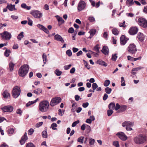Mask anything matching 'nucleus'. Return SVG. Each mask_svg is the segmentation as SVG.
<instances>
[{
	"mask_svg": "<svg viewBox=\"0 0 147 147\" xmlns=\"http://www.w3.org/2000/svg\"><path fill=\"white\" fill-rule=\"evenodd\" d=\"M49 107V102L47 100H43L39 103V110L42 113L48 111Z\"/></svg>",
	"mask_w": 147,
	"mask_h": 147,
	"instance_id": "f257e3e1",
	"label": "nucleus"
},
{
	"mask_svg": "<svg viewBox=\"0 0 147 147\" xmlns=\"http://www.w3.org/2000/svg\"><path fill=\"white\" fill-rule=\"evenodd\" d=\"M66 54L69 57L71 56L72 55V52L70 49H68L66 51Z\"/></svg>",
	"mask_w": 147,
	"mask_h": 147,
	"instance_id": "09e8293b",
	"label": "nucleus"
},
{
	"mask_svg": "<svg viewBox=\"0 0 147 147\" xmlns=\"http://www.w3.org/2000/svg\"><path fill=\"white\" fill-rule=\"evenodd\" d=\"M117 58V54H113L112 56L111 59L113 61H115Z\"/></svg>",
	"mask_w": 147,
	"mask_h": 147,
	"instance_id": "79ce46f5",
	"label": "nucleus"
},
{
	"mask_svg": "<svg viewBox=\"0 0 147 147\" xmlns=\"http://www.w3.org/2000/svg\"><path fill=\"white\" fill-rule=\"evenodd\" d=\"M127 59L128 60L130 61H134V57H131V56L129 55L127 57Z\"/></svg>",
	"mask_w": 147,
	"mask_h": 147,
	"instance_id": "bf43d9fd",
	"label": "nucleus"
},
{
	"mask_svg": "<svg viewBox=\"0 0 147 147\" xmlns=\"http://www.w3.org/2000/svg\"><path fill=\"white\" fill-rule=\"evenodd\" d=\"M86 3L83 1L80 0L79 2L78 5V10L79 11L83 10L85 7Z\"/></svg>",
	"mask_w": 147,
	"mask_h": 147,
	"instance_id": "9d476101",
	"label": "nucleus"
},
{
	"mask_svg": "<svg viewBox=\"0 0 147 147\" xmlns=\"http://www.w3.org/2000/svg\"><path fill=\"white\" fill-rule=\"evenodd\" d=\"M143 67H142L140 66L134 68L132 69L131 71H138V70L141 69Z\"/></svg>",
	"mask_w": 147,
	"mask_h": 147,
	"instance_id": "c03bdc74",
	"label": "nucleus"
},
{
	"mask_svg": "<svg viewBox=\"0 0 147 147\" xmlns=\"http://www.w3.org/2000/svg\"><path fill=\"white\" fill-rule=\"evenodd\" d=\"M127 109V106L125 105H121L120 109L117 112L119 113H122L125 111Z\"/></svg>",
	"mask_w": 147,
	"mask_h": 147,
	"instance_id": "aec40b11",
	"label": "nucleus"
},
{
	"mask_svg": "<svg viewBox=\"0 0 147 147\" xmlns=\"http://www.w3.org/2000/svg\"><path fill=\"white\" fill-rule=\"evenodd\" d=\"M80 122V121L79 120H78L74 122L72 124L71 126L73 127H75L77 124L79 123Z\"/></svg>",
	"mask_w": 147,
	"mask_h": 147,
	"instance_id": "603ef678",
	"label": "nucleus"
},
{
	"mask_svg": "<svg viewBox=\"0 0 147 147\" xmlns=\"http://www.w3.org/2000/svg\"><path fill=\"white\" fill-rule=\"evenodd\" d=\"M30 13L36 18H39L42 16V13L37 10H33L30 12Z\"/></svg>",
	"mask_w": 147,
	"mask_h": 147,
	"instance_id": "9b49d317",
	"label": "nucleus"
},
{
	"mask_svg": "<svg viewBox=\"0 0 147 147\" xmlns=\"http://www.w3.org/2000/svg\"><path fill=\"white\" fill-rule=\"evenodd\" d=\"M89 105V103L88 102H85V103H84L83 104H82V107L84 108H86L87 107H88V106Z\"/></svg>",
	"mask_w": 147,
	"mask_h": 147,
	"instance_id": "e2e57ef3",
	"label": "nucleus"
},
{
	"mask_svg": "<svg viewBox=\"0 0 147 147\" xmlns=\"http://www.w3.org/2000/svg\"><path fill=\"white\" fill-rule=\"evenodd\" d=\"M113 145L115 147H119V145L118 141H114L113 142Z\"/></svg>",
	"mask_w": 147,
	"mask_h": 147,
	"instance_id": "8fccbe9b",
	"label": "nucleus"
},
{
	"mask_svg": "<svg viewBox=\"0 0 147 147\" xmlns=\"http://www.w3.org/2000/svg\"><path fill=\"white\" fill-rule=\"evenodd\" d=\"M98 87V86L96 83H93L92 86V87L93 89V92H94V90Z\"/></svg>",
	"mask_w": 147,
	"mask_h": 147,
	"instance_id": "a19ab883",
	"label": "nucleus"
},
{
	"mask_svg": "<svg viewBox=\"0 0 147 147\" xmlns=\"http://www.w3.org/2000/svg\"><path fill=\"white\" fill-rule=\"evenodd\" d=\"M34 131V130L32 128H31L28 130V135H32Z\"/></svg>",
	"mask_w": 147,
	"mask_h": 147,
	"instance_id": "a18cd8bd",
	"label": "nucleus"
},
{
	"mask_svg": "<svg viewBox=\"0 0 147 147\" xmlns=\"http://www.w3.org/2000/svg\"><path fill=\"white\" fill-rule=\"evenodd\" d=\"M105 90L106 94H110L112 91V89L108 87L106 88Z\"/></svg>",
	"mask_w": 147,
	"mask_h": 147,
	"instance_id": "ea45409f",
	"label": "nucleus"
},
{
	"mask_svg": "<svg viewBox=\"0 0 147 147\" xmlns=\"http://www.w3.org/2000/svg\"><path fill=\"white\" fill-rule=\"evenodd\" d=\"M21 92L20 88L18 86H16L13 89L12 95L13 97L15 98L18 97L20 95Z\"/></svg>",
	"mask_w": 147,
	"mask_h": 147,
	"instance_id": "39448f33",
	"label": "nucleus"
},
{
	"mask_svg": "<svg viewBox=\"0 0 147 147\" xmlns=\"http://www.w3.org/2000/svg\"><path fill=\"white\" fill-rule=\"evenodd\" d=\"M129 40V38H127L124 35H122L120 38V41L121 45H125L127 41Z\"/></svg>",
	"mask_w": 147,
	"mask_h": 147,
	"instance_id": "2eb2a0df",
	"label": "nucleus"
},
{
	"mask_svg": "<svg viewBox=\"0 0 147 147\" xmlns=\"http://www.w3.org/2000/svg\"><path fill=\"white\" fill-rule=\"evenodd\" d=\"M33 24L32 21L28 18V25L32 26Z\"/></svg>",
	"mask_w": 147,
	"mask_h": 147,
	"instance_id": "69168bd1",
	"label": "nucleus"
},
{
	"mask_svg": "<svg viewBox=\"0 0 147 147\" xmlns=\"http://www.w3.org/2000/svg\"><path fill=\"white\" fill-rule=\"evenodd\" d=\"M103 37L106 39H107L108 38V33L107 32H105L104 33Z\"/></svg>",
	"mask_w": 147,
	"mask_h": 147,
	"instance_id": "6e6d98bb",
	"label": "nucleus"
},
{
	"mask_svg": "<svg viewBox=\"0 0 147 147\" xmlns=\"http://www.w3.org/2000/svg\"><path fill=\"white\" fill-rule=\"evenodd\" d=\"M108 97V96L106 93L105 94L103 97V100L104 101L106 100L107 99Z\"/></svg>",
	"mask_w": 147,
	"mask_h": 147,
	"instance_id": "680f3d73",
	"label": "nucleus"
},
{
	"mask_svg": "<svg viewBox=\"0 0 147 147\" xmlns=\"http://www.w3.org/2000/svg\"><path fill=\"white\" fill-rule=\"evenodd\" d=\"M134 141L137 144H140L144 143L146 140V136L143 134H140L134 138Z\"/></svg>",
	"mask_w": 147,
	"mask_h": 147,
	"instance_id": "f03ea898",
	"label": "nucleus"
},
{
	"mask_svg": "<svg viewBox=\"0 0 147 147\" xmlns=\"http://www.w3.org/2000/svg\"><path fill=\"white\" fill-rule=\"evenodd\" d=\"M3 97L5 98H8L10 95L9 92L7 90H5L3 94Z\"/></svg>",
	"mask_w": 147,
	"mask_h": 147,
	"instance_id": "5701e85b",
	"label": "nucleus"
},
{
	"mask_svg": "<svg viewBox=\"0 0 147 147\" xmlns=\"http://www.w3.org/2000/svg\"><path fill=\"white\" fill-rule=\"evenodd\" d=\"M126 4L128 7H130L134 4L133 0H126Z\"/></svg>",
	"mask_w": 147,
	"mask_h": 147,
	"instance_id": "4be33fe9",
	"label": "nucleus"
},
{
	"mask_svg": "<svg viewBox=\"0 0 147 147\" xmlns=\"http://www.w3.org/2000/svg\"><path fill=\"white\" fill-rule=\"evenodd\" d=\"M71 66V64L65 65L64 66V68L65 70H68L70 68Z\"/></svg>",
	"mask_w": 147,
	"mask_h": 147,
	"instance_id": "052dcab7",
	"label": "nucleus"
},
{
	"mask_svg": "<svg viewBox=\"0 0 147 147\" xmlns=\"http://www.w3.org/2000/svg\"><path fill=\"white\" fill-rule=\"evenodd\" d=\"M27 134L26 132H25L24 136L22 138L21 140H20V142L21 145L23 144L26 140L27 138Z\"/></svg>",
	"mask_w": 147,
	"mask_h": 147,
	"instance_id": "6ab92c4d",
	"label": "nucleus"
},
{
	"mask_svg": "<svg viewBox=\"0 0 147 147\" xmlns=\"http://www.w3.org/2000/svg\"><path fill=\"white\" fill-rule=\"evenodd\" d=\"M57 127V125L55 123H53L51 125L50 127V128H52V129L53 130L57 129V128H56Z\"/></svg>",
	"mask_w": 147,
	"mask_h": 147,
	"instance_id": "473e14b6",
	"label": "nucleus"
},
{
	"mask_svg": "<svg viewBox=\"0 0 147 147\" xmlns=\"http://www.w3.org/2000/svg\"><path fill=\"white\" fill-rule=\"evenodd\" d=\"M115 104L113 102L110 103L108 105V108L110 109L113 110L115 109Z\"/></svg>",
	"mask_w": 147,
	"mask_h": 147,
	"instance_id": "393cba45",
	"label": "nucleus"
},
{
	"mask_svg": "<svg viewBox=\"0 0 147 147\" xmlns=\"http://www.w3.org/2000/svg\"><path fill=\"white\" fill-rule=\"evenodd\" d=\"M99 45L97 44L93 48V50L98 53H100L99 49L100 48V47H99Z\"/></svg>",
	"mask_w": 147,
	"mask_h": 147,
	"instance_id": "cd10ccee",
	"label": "nucleus"
},
{
	"mask_svg": "<svg viewBox=\"0 0 147 147\" xmlns=\"http://www.w3.org/2000/svg\"><path fill=\"white\" fill-rule=\"evenodd\" d=\"M86 129L88 133L90 132L91 130V127L89 125H86Z\"/></svg>",
	"mask_w": 147,
	"mask_h": 147,
	"instance_id": "338daca9",
	"label": "nucleus"
},
{
	"mask_svg": "<svg viewBox=\"0 0 147 147\" xmlns=\"http://www.w3.org/2000/svg\"><path fill=\"white\" fill-rule=\"evenodd\" d=\"M110 83V81L109 80H106L105 81L104 83V86L105 87H107L109 86Z\"/></svg>",
	"mask_w": 147,
	"mask_h": 147,
	"instance_id": "4c0bfd02",
	"label": "nucleus"
},
{
	"mask_svg": "<svg viewBox=\"0 0 147 147\" xmlns=\"http://www.w3.org/2000/svg\"><path fill=\"white\" fill-rule=\"evenodd\" d=\"M107 114L108 116H111V115L113 113V111L111 109L108 110L107 111Z\"/></svg>",
	"mask_w": 147,
	"mask_h": 147,
	"instance_id": "49530a36",
	"label": "nucleus"
},
{
	"mask_svg": "<svg viewBox=\"0 0 147 147\" xmlns=\"http://www.w3.org/2000/svg\"><path fill=\"white\" fill-rule=\"evenodd\" d=\"M121 107V106L118 103L116 104L115 108V111H117L120 109Z\"/></svg>",
	"mask_w": 147,
	"mask_h": 147,
	"instance_id": "3c124183",
	"label": "nucleus"
},
{
	"mask_svg": "<svg viewBox=\"0 0 147 147\" xmlns=\"http://www.w3.org/2000/svg\"><path fill=\"white\" fill-rule=\"evenodd\" d=\"M42 89L40 88H37L33 91L34 93L37 95H39L42 93Z\"/></svg>",
	"mask_w": 147,
	"mask_h": 147,
	"instance_id": "a878e982",
	"label": "nucleus"
},
{
	"mask_svg": "<svg viewBox=\"0 0 147 147\" xmlns=\"http://www.w3.org/2000/svg\"><path fill=\"white\" fill-rule=\"evenodd\" d=\"M42 137L44 138H47V130H44L42 132Z\"/></svg>",
	"mask_w": 147,
	"mask_h": 147,
	"instance_id": "c9c22d12",
	"label": "nucleus"
},
{
	"mask_svg": "<svg viewBox=\"0 0 147 147\" xmlns=\"http://www.w3.org/2000/svg\"><path fill=\"white\" fill-rule=\"evenodd\" d=\"M74 31V29L73 27L70 28L68 30V32L69 33H73Z\"/></svg>",
	"mask_w": 147,
	"mask_h": 147,
	"instance_id": "864d4df0",
	"label": "nucleus"
},
{
	"mask_svg": "<svg viewBox=\"0 0 147 147\" xmlns=\"http://www.w3.org/2000/svg\"><path fill=\"white\" fill-rule=\"evenodd\" d=\"M43 124V122H40L37 123L36 124V127H39L41 126Z\"/></svg>",
	"mask_w": 147,
	"mask_h": 147,
	"instance_id": "0e129e2a",
	"label": "nucleus"
},
{
	"mask_svg": "<svg viewBox=\"0 0 147 147\" xmlns=\"http://www.w3.org/2000/svg\"><path fill=\"white\" fill-rule=\"evenodd\" d=\"M42 57L43 59V63L44 64L46 63L47 61V56L46 54L44 53L42 55Z\"/></svg>",
	"mask_w": 147,
	"mask_h": 147,
	"instance_id": "72a5a7b5",
	"label": "nucleus"
},
{
	"mask_svg": "<svg viewBox=\"0 0 147 147\" xmlns=\"http://www.w3.org/2000/svg\"><path fill=\"white\" fill-rule=\"evenodd\" d=\"M138 30V28L136 26L131 27L129 30V33L131 35H133L136 34Z\"/></svg>",
	"mask_w": 147,
	"mask_h": 147,
	"instance_id": "4468645a",
	"label": "nucleus"
},
{
	"mask_svg": "<svg viewBox=\"0 0 147 147\" xmlns=\"http://www.w3.org/2000/svg\"><path fill=\"white\" fill-rule=\"evenodd\" d=\"M88 20L90 22H92L95 21V18L93 17L90 16L89 17Z\"/></svg>",
	"mask_w": 147,
	"mask_h": 147,
	"instance_id": "4d7b16f0",
	"label": "nucleus"
},
{
	"mask_svg": "<svg viewBox=\"0 0 147 147\" xmlns=\"http://www.w3.org/2000/svg\"><path fill=\"white\" fill-rule=\"evenodd\" d=\"M7 8H8L9 10L11 11H13L16 10V9L15 8V5H13L11 4L8 5L7 7Z\"/></svg>",
	"mask_w": 147,
	"mask_h": 147,
	"instance_id": "412c9836",
	"label": "nucleus"
},
{
	"mask_svg": "<svg viewBox=\"0 0 147 147\" xmlns=\"http://www.w3.org/2000/svg\"><path fill=\"white\" fill-rule=\"evenodd\" d=\"M134 125V123L129 121H125L122 123L123 127H125L126 130L127 131H131L133 130L131 127Z\"/></svg>",
	"mask_w": 147,
	"mask_h": 147,
	"instance_id": "20e7f679",
	"label": "nucleus"
},
{
	"mask_svg": "<svg viewBox=\"0 0 147 147\" xmlns=\"http://www.w3.org/2000/svg\"><path fill=\"white\" fill-rule=\"evenodd\" d=\"M14 131V130L13 129H10L8 130V133L9 134H12L13 133Z\"/></svg>",
	"mask_w": 147,
	"mask_h": 147,
	"instance_id": "774afa93",
	"label": "nucleus"
},
{
	"mask_svg": "<svg viewBox=\"0 0 147 147\" xmlns=\"http://www.w3.org/2000/svg\"><path fill=\"white\" fill-rule=\"evenodd\" d=\"M23 33V32H22L20 33L17 36V38L19 40H21V39L24 37Z\"/></svg>",
	"mask_w": 147,
	"mask_h": 147,
	"instance_id": "f704fd0d",
	"label": "nucleus"
},
{
	"mask_svg": "<svg viewBox=\"0 0 147 147\" xmlns=\"http://www.w3.org/2000/svg\"><path fill=\"white\" fill-rule=\"evenodd\" d=\"M21 7L23 8L28 9V6H27L26 5L25 3H23L21 5Z\"/></svg>",
	"mask_w": 147,
	"mask_h": 147,
	"instance_id": "13d9d810",
	"label": "nucleus"
},
{
	"mask_svg": "<svg viewBox=\"0 0 147 147\" xmlns=\"http://www.w3.org/2000/svg\"><path fill=\"white\" fill-rule=\"evenodd\" d=\"M6 49L5 52H4V55L6 57L9 56V54L11 53V51L9 50H7L6 48H5Z\"/></svg>",
	"mask_w": 147,
	"mask_h": 147,
	"instance_id": "e433bc0d",
	"label": "nucleus"
},
{
	"mask_svg": "<svg viewBox=\"0 0 147 147\" xmlns=\"http://www.w3.org/2000/svg\"><path fill=\"white\" fill-rule=\"evenodd\" d=\"M37 27L38 28L42 30H43V29H44L45 28V26H43L42 25H41L40 24H38L37 25Z\"/></svg>",
	"mask_w": 147,
	"mask_h": 147,
	"instance_id": "5fc2aeb1",
	"label": "nucleus"
},
{
	"mask_svg": "<svg viewBox=\"0 0 147 147\" xmlns=\"http://www.w3.org/2000/svg\"><path fill=\"white\" fill-rule=\"evenodd\" d=\"M62 73V72L58 69H56L55 71V73L58 76H61Z\"/></svg>",
	"mask_w": 147,
	"mask_h": 147,
	"instance_id": "2f4dec72",
	"label": "nucleus"
},
{
	"mask_svg": "<svg viewBox=\"0 0 147 147\" xmlns=\"http://www.w3.org/2000/svg\"><path fill=\"white\" fill-rule=\"evenodd\" d=\"M0 35L3 39L6 40H9L11 36V33L6 31H5L3 33H0Z\"/></svg>",
	"mask_w": 147,
	"mask_h": 147,
	"instance_id": "6e6552de",
	"label": "nucleus"
},
{
	"mask_svg": "<svg viewBox=\"0 0 147 147\" xmlns=\"http://www.w3.org/2000/svg\"><path fill=\"white\" fill-rule=\"evenodd\" d=\"M54 39L57 41L61 42L62 43H63L64 42V40H63L62 36L58 34H57L55 35Z\"/></svg>",
	"mask_w": 147,
	"mask_h": 147,
	"instance_id": "dca6fc26",
	"label": "nucleus"
},
{
	"mask_svg": "<svg viewBox=\"0 0 147 147\" xmlns=\"http://www.w3.org/2000/svg\"><path fill=\"white\" fill-rule=\"evenodd\" d=\"M112 31L113 34L116 36L118 35L119 33V31L116 28H114L113 29Z\"/></svg>",
	"mask_w": 147,
	"mask_h": 147,
	"instance_id": "c85d7f7f",
	"label": "nucleus"
},
{
	"mask_svg": "<svg viewBox=\"0 0 147 147\" xmlns=\"http://www.w3.org/2000/svg\"><path fill=\"white\" fill-rule=\"evenodd\" d=\"M128 51L131 54H135L137 51L136 45L134 43L130 44L128 47Z\"/></svg>",
	"mask_w": 147,
	"mask_h": 147,
	"instance_id": "423d86ee",
	"label": "nucleus"
},
{
	"mask_svg": "<svg viewBox=\"0 0 147 147\" xmlns=\"http://www.w3.org/2000/svg\"><path fill=\"white\" fill-rule=\"evenodd\" d=\"M96 30L95 29H91L89 32L90 35L91 36H94L96 32Z\"/></svg>",
	"mask_w": 147,
	"mask_h": 147,
	"instance_id": "7c9ffc66",
	"label": "nucleus"
},
{
	"mask_svg": "<svg viewBox=\"0 0 147 147\" xmlns=\"http://www.w3.org/2000/svg\"><path fill=\"white\" fill-rule=\"evenodd\" d=\"M89 144L91 145H93L94 143L95 140L94 139L90 138L89 139Z\"/></svg>",
	"mask_w": 147,
	"mask_h": 147,
	"instance_id": "de8ad7c7",
	"label": "nucleus"
},
{
	"mask_svg": "<svg viewBox=\"0 0 147 147\" xmlns=\"http://www.w3.org/2000/svg\"><path fill=\"white\" fill-rule=\"evenodd\" d=\"M101 51L105 55H107L109 53V49L107 46H104Z\"/></svg>",
	"mask_w": 147,
	"mask_h": 147,
	"instance_id": "a211bd4d",
	"label": "nucleus"
},
{
	"mask_svg": "<svg viewBox=\"0 0 147 147\" xmlns=\"http://www.w3.org/2000/svg\"><path fill=\"white\" fill-rule=\"evenodd\" d=\"M1 109L4 112H11L13 111V108L11 105H8L2 108Z\"/></svg>",
	"mask_w": 147,
	"mask_h": 147,
	"instance_id": "f8f14e48",
	"label": "nucleus"
},
{
	"mask_svg": "<svg viewBox=\"0 0 147 147\" xmlns=\"http://www.w3.org/2000/svg\"><path fill=\"white\" fill-rule=\"evenodd\" d=\"M97 63L99 65H101L104 66L106 67L107 65V64L105 62L100 60L97 61Z\"/></svg>",
	"mask_w": 147,
	"mask_h": 147,
	"instance_id": "b1692460",
	"label": "nucleus"
},
{
	"mask_svg": "<svg viewBox=\"0 0 147 147\" xmlns=\"http://www.w3.org/2000/svg\"><path fill=\"white\" fill-rule=\"evenodd\" d=\"M136 38L140 42H142L144 40V35L142 33L139 32L137 35Z\"/></svg>",
	"mask_w": 147,
	"mask_h": 147,
	"instance_id": "f3484780",
	"label": "nucleus"
},
{
	"mask_svg": "<svg viewBox=\"0 0 147 147\" xmlns=\"http://www.w3.org/2000/svg\"><path fill=\"white\" fill-rule=\"evenodd\" d=\"M61 100V99L59 97H56L51 99L50 105L52 107H53L60 103Z\"/></svg>",
	"mask_w": 147,
	"mask_h": 147,
	"instance_id": "0eeeda50",
	"label": "nucleus"
},
{
	"mask_svg": "<svg viewBox=\"0 0 147 147\" xmlns=\"http://www.w3.org/2000/svg\"><path fill=\"white\" fill-rule=\"evenodd\" d=\"M138 22L139 25L144 28L147 27V20L145 19L140 18L138 20Z\"/></svg>",
	"mask_w": 147,
	"mask_h": 147,
	"instance_id": "1a4fd4ad",
	"label": "nucleus"
},
{
	"mask_svg": "<svg viewBox=\"0 0 147 147\" xmlns=\"http://www.w3.org/2000/svg\"><path fill=\"white\" fill-rule=\"evenodd\" d=\"M28 73V65L24 64L19 69L18 71L19 75L21 77L25 76Z\"/></svg>",
	"mask_w": 147,
	"mask_h": 147,
	"instance_id": "7ed1b4c3",
	"label": "nucleus"
},
{
	"mask_svg": "<svg viewBox=\"0 0 147 147\" xmlns=\"http://www.w3.org/2000/svg\"><path fill=\"white\" fill-rule=\"evenodd\" d=\"M84 138V136H81L78 138L77 142L80 144H83Z\"/></svg>",
	"mask_w": 147,
	"mask_h": 147,
	"instance_id": "bb28decb",
	"label": "nucleus"
},
{
	"mask_svg": "<svg viewBox=\"0 0 147 147\" xmlns=\"http://www.w3.org/2000/svg\"><path fill=\"white\" fill-rule=\"evenodd\" d=\"M120 139L123 141L126 140L127 138V137L124 133L122 132H118L116 134Z\"/></svg>",
	"mask_w": 147,
	"mask_h": 147,
	"instance_id": "ddd939ff",
	"label": "nucleus"
},
{
	"mask_svg": "<svg viewBox=\"0 0 147 147\" xmlns=\"http://www.w3.org/2000/svg\"><path fill=\"white\" fill-rule=\"evenodd\" d=\"M14 64L11 62L9 63V68L10 71H12L13 70V68L14 66Z\"/></svg>",
	"mask_w": 147,
	"mask_h": 147,
	"instance_id": "c756f323",
	"label": "nucleus"
},
{
	"mask_svg": "<svg viewBox=\"0 0 147 147\" xmlns=\"http://www.w3.org/2000/svg\"><path fill=\"white\" fill-rule=\"evenodd\" d=\"M57 18L59 22H61L62 23H64L65 22L64 20L63 19L62 17H61L58 16H57Z\"/></svg>",
	"mask_w": 147,
	"mask_h": 147,
	"instance_id": "58836bf2",
	"label": "nucleus"
},
{
	"mask_svg": "<svg viewBox=\"0 0 147 147\" xmlns=\"http://www.w3.org/2000/svg\"><path fill=\"white\" fill-rule=\"evenodd\" d=\"M121 84L122 86H125L126 84L125 82L124 78L123 77H121Z\"/></svg>",
	"mask_w": 147,
	"mask_h": 147,
	"instance_id": "37998d69",
	"label": "nucleus"
}]
</instances>
